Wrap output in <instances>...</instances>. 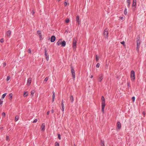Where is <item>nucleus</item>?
Returning a JSON list of instances; mask_svg holds the SVG:
<instances>
[{"label":"nucleus","instance_id":"nucleus-1","mask_svg":"<svg viewBox=\"0 0 146 146\" xmlns=\"http://www.w3.org/2000/svg\"><path fill=\"white\" fill-rule=\"evenodd\" d=\"M131 78L132 80H134L135 78V72L133 70H132L131 72Z\"/></svg>","mask_w":146,"mask_h":146},{"label":"nucleus","instance_id":"nucleus-2","mask_svg":"<svg viewBox=\"0 0 146 146\" xmlns=\"http://www.w3.org/2000/svg\"><path fill=\"white\" fill-rule=\"evenodd\" d=\"M71 72L72 74V77L74 78H75V70L74 69V68L72 66H71Z\"/></svg>","mask_w":146,"mask_h":146},{"label":"nucleus","instance_id":"nucleus-3","mask_svg":"<svg viewBox=\"0 0 146 146\" xmlns=\"http://www.w3.org/2000/svg\"><path fill=\"white\" fill-rule=\"evenodd\" d=\"M136 0H133L132 5V8L133 10L134 11L136 8Z\"/></svg>","mask_w":146,"mask_h":146},{"label":"nucleus","instance_id":"nucleus-4","mask_svg":"<svg viewBox=\"0 0 146 146\" xmlns=\"http://www.w3.org/2000/svg\"><path fill=\"white\" fill-rule=\"evenodd\" d=\"M76 39L75 38H74L72 44L73 48L74 50H75L76 49Z\"/></svg>","mask_w":146,"mask_h":146},{"label":"nucleus","instance_id":"nucleus-5","mask_svg":"<svg viewBox=\"0 0 146 146\" xmlns=\"http://www.w3.org/2000/svg\"><path fill=\"white\" fill-rule=\"evenodd\" d=\"M45 56L46 58L47 61H48L49 60V56L47 52V50L46 48H45Z\"/></svg>","mask_w":146,"mask_h":146},{"label":"nucleus","instance_id":"nucleus-6","mask_svg":"<svg viewBox=\"0 0 146 146\" xmlns=\"http://www.w3.org/2000/svg\"><path fill=\"white\" fill-rule=\"evenodd\" d=\"M108 29H106L104 31V37L106 38L108 37Z\"/></svg>","mask_w":146,"mask_h":146},{"label":"nucleus","instance_id":"nucleus-7","mask_svg":"<svg viewBox=\"0 0 146 146\" xmlns=\"http://www.w3.org/2000/svg\"><path fill=\"white\" fill-rule=\"evenodd\" d=\"M117 127L116 129L117 130H119L121 128V124L119 121H118L117 123Z\"/></svg>","mask_w":146,"mask_h":146},{"label":"nucleus","instance_id":"nucleus-8","mask_svg":"<svg viewBox=\"0 0 146 146\" xmlns=\"http://www.w3.org/2000/svg\"><path fill=\"white\" fill-rule=\"evenodd\" d=\"M140 43V42L139 41V40L137 38V47H136V50L137 51H138L139 46Z\"/></svg>","mask_w":146,"mask_h":146},{"label":"nucleus","instance_id":"nucleus-9","mask_svg":"<svg viewBox=\"0 0 146 146\" xmlns=\"http://www.w3.org/2000/svg\"><path fill=\"white\" fill-rule=\"evenodd\" d=\"M31 81H32V78L31 77L29 78L27 80V85L28 86H29L31 84Z\"/></svg>","mask_w":146,"mask_h":146},{"label":"nucleus","instance_id":"nucleus-10","mask_svg":"<svg viewBox=\"0 0 146 146\" xmlns=\"http://www.w3.org/2000/svg\"><path fill=\"white\" fill-rule=\"evenodd\" d=\"M105 106V103H102V111L103 113L104 112V109Z\"/></svg>","mask_w":146,"mask_h":146},{"label":"nucleus","instance_id":"nucleus-11","mask_svg":"<svg viewBox=\"0 0 146 146\" xmlns=\"http://www.w3.org/2000/svg\"><path fill=\"white\" fill-rule=\"evenodd\" d=\"M56 39V37L54 36H52L51 37L50 41L51 42H54Z\"/></svg>","mask_w":146,"mask_h":146},{"label":"nucleus","instance_id":"nucleus-12","mask_svg":"<svg viewBox=\"0 0 146 146\" xmlns=\"http://www.w3.org/2000/svg\"><path fill=\"white\" fill-rule=\"evenodd\" d=\"M45 124L44 123H43L42 124L41 128V131H44L45 130Z\"/></svg>","mask_w":146,"mask_h":146},{"label":"nucleus","instance_id":"nucleus-13","mask_svg":"<svg viewBox=\"0 0 146 146\" xmlns=\"http://www.w3.org/2000/svg\"><path fill=\"white\" fill-rule=\"evenodd\" d=\"M61 45L62 46L64 47L66 45V42L65 41L63 40V41H62Z\"/></svg>","mask_w":146,"mask_h":146},{"label":"nucleus","instance_id":"nucleus-14","mask_svg":"<svg viewBox=\"0 0 146 146\" xmlns=\"http://www.w3.org/2000/svg\"><path fill=\"white\" fill-rule=\"evenodd\" d=\"M52 93L53 94L52 96V102H53L54 101L55 95V93L54 91L52 92Z\"/></svg>","mask_w":146,"mask_h":146},{"label":"nucleus","instance_id":"nucleus-15","mask_svg":"<svg viewBox=\"0 0 146 146\" xmlns=\"http://www.w3.org/2000/svg\"><path fill=\"white\" fill-rule=\"evenodd\" d=\"M76 20L77 23H78V24L80 23V18L79 16H77L76 17Z\"/></svg>","mask_w":146,"mask_h":146},{"label":"nucleus","instance_id":"nucleus-16","mask_svg":"<svg viewBox=\"0 0 146 146\" xmlns=\"http://www.w3.org/2000/svg\"><path fill=\"white\" fill-rule=\"evenodd\" d=\"M62 39H60L57 42V45L58 46L60 45L61 44V42H62Z\"/></svg>","mask_w":146,"mask_h":146},{"label":"nucleus","instance_id":"nucleus-17","mask_svg":"<svg viewBox=\"0 0 146 146\" xmlns=\"http://www.w3.org/2000/svg\"><path fill=\"white\" fill-rule=\"evenodd\" d=\"M11 33V31L10 30H9L7 33V35L8 36H10Z\"/></svg>","mask_w":146,"mask_h":146},{"label":"nucleus","instance_id":"nucleus-18","mask_svg":"<svg viewBox=\"0 0 146 146\" xmlns=\"http://www.w3.org/2000/svg\"><path fill=\"white\" fill-rule=\"evenodd\" d=\"M70 98L71 102L72 103H73L74 101V98L73 96L72 95L70 96Z\"/></svg>","mask_w":146,"mask_h":146},{"label":"nucleus","instance_id":"nucleus-19","mask_svg":"<svg viewBox=\"0 0 146 146\" xmlns=\"http://www.w3.org/2000/svg\"><path fill=\"white\" fill-rule=\"evenodd\" d=\"M28 92H24V94H23V96L25 97H26L28 96Z\"/></svg>","mask_w":146,"mask_h":146},{"label":"nucleus","instance_id":"nucleus-20","mask_svg":"<svg viewBox=\"0 0 146 146\" xmlns=\"http://www.w3.org/2000/svg\"><path fill=\"white\" fill-rule=\"evenodd\" d=\"M103 78V76L102 75L100 76L99 77V81L101 82Z\"/></svg>","mask_w":146,"mask_h":146},{"label":"nucleus","instance_id":"nucleus-21","mask_svg":"<svg viewBox=\"0 0 146 146\" xmlns=\"http://www.w3.org/2000/svg\"><path fill=\"white\" fill-rule=\"evenodd\" d=\"M13 95L12 93H10L9 94V96L10 97L9 99L10 100H11L12 99V97H13Z\"/></svg>","mask_w":146,"mask_h":146},{"label":"nucleus","instance_id":"nucleus-22","mask_svg":"<svg viewBox=\"0 0 146 146\" xmlns=\"http://www.w3.org/2000/svg\"><path fill=\"white\" fill-rule=\"evenodd\" d=\"M127 6L129 7L130 6V0H127Z\"/></svg>","mask_w":146,"mask_h":146},{"label":"nucleus","instance_id":"nucleus-23","mask_svg":"<svg viewBox=\"0 0 146 146\" xmlns=\"http://www.w3.org/2000/svg\"><path fill=\"white\" fill-rule=\"evenodd\" d=\"M102 103H105V100L103 96L102 97Z\"/></svg>","mask_w":146,"mask_h":146},{"label":"nucleus","instance_id":"nucleus-24","mask_svg":"<svg viewBox=\"0 0 146 146\" xmlns=\"http://www.w3.org/2000/svg\"><path fill=\"white\" fill-rule=\"evenodd\" d=\"M100 145L101 146H104V141L102 140L101 142Z\"/></svg>","mask_w":146,"mask_h":146},{"label":"nucleus","instance_id":"nucleus-25","mask_svg":"<svg viewBox=\"0 0 146 146\" xmlns=\"http://www.w3.org/2000/svg\"><path fill=\"white\" fill-rule=\"evenodd\" d=\"M35 91L34 90H33L31 91V94L32 95V96H33V94L35 93Z\"/></svg>","mask_w":146,"mask_h":146},{"label":"nucleus","instance_id":"nucleus-26","mask_svg":"<svg viewBox=\"0 0 146 146\" xmlns=\"http://www.w3.org/2000/svg\"><path fill=\"white\" fill-rule=\"evenodd\" d=\"M19 118V117L18 116H16L15 117V121H17L18 120Z\"/></svg>","mask_w":146,"mask_h":146},{"label":"nucleus","instance_id":"nucleus-27","mask_svg":"<svg viewBox=\"0 0 146 146\" xmlns=\"http://www.w3.org/2000/svg\"><path fill=\"white\" fill-rule=\"evenodd\" d=\"M127 9L126 8H125L124 11V13L125 15H126L127 14Z\"/></svg>","mask_w":146,"mask_h":146},{"label":"nucleus","instance_id":"nucleus-28","mask_svg":"<svg viewBox=\"0 0 146 146\" xmlns=\"http://www.w3.org/2000/svg\"><path fill=\"white\" fill-rule=\"evenodd\" d=\"M6 94H7L6 93H5L2 96V98L3 99L5 98V96Z\"/></svg>","mask_w":146,"mask_h":146},{"label":"nucleus","instance_id":"nucleus-29","mask_svg":"<svg viewBox=\"0 0 146 146\" xmlns=\"http://www.w3.org/2000/svg\"><path fill=\"white\" fill-rule=\"evenodd\" d=\"M120 43L122 44H123L124 46H125V42L124 41H123L122 42H121Z\"/></svg>","mask_w":146,"mask_h":146},{"label":"nucleus","instance_id":"nucleus-30","mask_svg":"<svg viewBox=\"0 0 146 146\" xmlns=\"http://www.w3.org/2000/svg\"><path fill=\"white\" fill-rule=\"evenodd\" d=\"M58 139H59L60 140L61 139V135L60 134H58Z\"/></svg>","mask_w":146,"mask_h":146},{"label":"nucleus","instance_id":"nucleus-31","mask_svg":"<svg viewBox=\"0 0 146 146\" xmlns=\"http://www.w3.org/2000/svg\"><path fill=\"white\" fill-rule=\"evenodd\" d=\"M55 145V146H59V144L57 142H56Z\"/></svg>","mask_w":146,"mask_h":146},{"label":"nucleus","instance_id":"nucleus-32","mask_svg":"<svg viewBox=\"0 0 146 146\" xmlns=\"http://www.w3.org/2000/svg\"><path fill=\"white\" fill-rule=\"evenodd\" d=\"M48 77H46L44 79V81L46 82L48 80Z\"/></svg>","mask_w":146,"mask_h":146},{"label":"nucleus","instance_id":"nucleus-33","mask_svg":"<svg viewBox=\"0 0 146 146\" xmlns=\"http://www.w3.org/2000/svg\"><path fill=\"white\" fill-rule=\"evenodd\" d=\"M37 119H35L33 121V123H36V122L37 121Z\"/></svg>","mask_w":146,"mask_h":146},{"label":"nucleus","instance_id":"nucleus-34","mask_svg":"<svg viewBox=\"0 0 146 146\" xmlns=\"http://www.w3.org/2000/svg\"><path fill=\"white\" fill-rule=\"evenodd\" d=\"M28 52L30 54H31V50L30 48H29L28 50Z\"/></svg>","mask_w":146,"mask_h":146},{"label":"nucleus","instance_id":"nucleus-35","mask_svg":"<svg viewBox=\"0 0 146 146\" xmlns=\"http://www.w3.org/2000/svg\"><path fill=\"white\" fill-rule=\"evenodd\" d=\"M132 99L133 102H134L135 100V97L133 96L132 98Z\"/></svg>","mask_w":146,"mask_h":146},{"label":"nucleus","instance_id":"nucleus-36","mask_svg":"<svg viewBox=\"0 0 146 146\" xmlns=\"http://www.w3.org/2000/svg\"><path fill=\"white\" fill-rule=\"evenodd\" d=\"M70 22V20L69 19H67L66 20V23H68Z\"/></svg>","mask_w":146,"mask_h":146},{"label":"nucleus","instance_id":"nucleus-37","mask_svg":"<svg viewBox=\"0 0 146 146\" xmlns=\"http://www.w3.org/2000/svg\"><path fill=\"white\" fill-rule=\"evenodd\" d=\"M10 79V77L9 76H8L7 77V81H8Z\"/></svg>","mask_w":146,"mask_h":146},{"label":"nucleus","instance_id":"nucleus-38","mask_svg":"<svg viewBox=\"0 0 146 146\" xmlns=\"http://www.w3.org/2000/svg\"><path fill=\"white\" fill-rule=\"evenodd\" d=\"M100 66V64L99 63H97L96 65V67L97 68L99 67Z\"/></svg>","mask_w":146,"mask_h":146},{"label":"nucleus","instance_id":"nucleus-39","mask_svg":"<svg viewBox=\"0 0 146 146\" xmlns=\"http://www.w3.org/2000/svg\"><path fill=\"white\" fill-rule=\"evenodd\" d=\"M2 116L3 117H5V112H3L2 113Z\"/></svg>","mask_w":146,"mask_h":146},{"label":"nucleus","instance_id":"nucleus-40","mask_svg":"<svg viewBox=\"0 0 146 146\" xmlns=\"http://www.w3.org/2000/svg\"><path fill=\"white\" fill-rule=\"evenodd\" d=\"M4 41V39L3 38H1L0 40V42L1 43L3 42Z\"/></svg>","mask_w":146,"mask_h":146},{"label":"nucleus","instance_id":"nucleus-41","mask_svg":"<svg viewBox=\"0 0 146 146\" xmlns=\"http://www.w3.org/2000/svg\"><path fill=\"white\" fill-rule=\"evenodd\" d=\"M96 60L97 61H98L99 60L98 56L97 55H96Z\"/></svg>","mask_w":146,"mask_h":146},{"label":"nucleus","instance_id":"nucleus-42","mask_svg":"<svg viewBox=\"0 0 146 146\" xmlns=\"http://www.w3.org/2000/svg\"><path fill=\"white\" fill-rule=\"evenodd\" d=\"M68 5V3L66 2H65L64 3V5L65 6H66Z\"/></svg>","mask_w":146,"mask_h":146},{"label":"nucleus","instance_id":"nucleus-43","mask_svg":"<svg viewBox=\"0 0 146 146\" xmlns=\"http://www.w3.org/2000/svg\"><path fill=\"white\" fill-rule=\"evenodd\" d=\"M9 140V137L8 136H7L6 137V140L7 141H8Z\"/></svg>","mask_w":146,"mask_h":146},{"label":"nucleus","instance_id":"nucleus-44","mask_svg":"<svg viewBox=\"0 0 146 146\" xmlns=\"http://www.w3.org/2000/svg\"><path fill=\"white\" fill-rule=\"evenodd\" d=\"M6 63H5V62H4L3 63V67L4 68V67L6 66Z\"/></svg>","mask_w":146,"mask_h":146},{"label":"nucleus","instance_id":"nucleus-45","mask_svg":"<svg viewBox=\"0 0 146 146\" xmlns=\"http://www.w3.org/2000/svg\"><path fill=\"white\" fill-rule=\"evenodd\" d=\"M37 33L39 35L41 34L40 31H37Z\"/></svg>","mask_w":146,"mask_h":146},{"label":"nucleus","instance_id":"nucleus-46","mask_svg":"<svg viewBox=\"0 0 146 146\" xmlns=\"http://www.w3.org/2000/svg\"><path fill=\"white\" fill-rule=\"evenodd\" d=\"M125 18V17H123H123H121V20H123V19H124Z\"/></svg>","mask_w":146,"mask_h":146},{"label":"nucleus","instance_id":"nucleus-47","mask_svg":"<svg viewBox=\"0 0 146 146\" xmlns=\"http://www.w3.org/2000/svg\"><path fill=\"white\" fill-rule=\"evenodd\" d=\"M32 13L33 15L35 13V11L33 10L32 11Z\"/></svg>","mask_w":146,"mask_h":146},{"label":"nucleus","instance_id":"nucleus-48","mask_svg":"<svg viewBox=\"0 0 146 146\" xmlns=\"http://www.w3.org/2000/svg\"><path fill=\"white\" fill-rule=\"evenodd\" d=\"M3 102V101L0 100V105L2 104Z\"/></svg>","mask_w":146,"mask_h":146},{"label":"nucleus","instance_id":"nucleus-49","mask_svg":"<svg viewBox=\"0 0 146 146\" xmlns=\"http://www.w3.org/2000/svg\"><path fill=\"white\" fill-rule=\"evenodd\" d=\"M61 106L62 108L64 107V103H61Z\"/></svg>","mask_w":146,"mask_h":146},{"label":"nucleus","instance_id":"nucleus-50","mask_svg":"<svg viewBox=\"0 0 146 146\" xmlns=\"http://www.w3.org/2000/svg\"><path fill=\"white\" fill-rule=\"evenodd\" d=\"M49 113H50V111H47V115H49Z\"/></svg>","mask_w":146,"mask_h":146},{"label":"nucleus","instance_id":"nucleus-51","mask_svg":"<svg viewBox=\"0 0 146 146\" xmlns=\"http://www.w3.org/2000/svg\"><path fill=\"white\" fill-rule=\"evenodd\" d=\"M62 108V111H64V107H63V108Z\"/></svg>","mask_w":146,"mask_h":146},{"label":"nucleus","instance_id":"nucleus-52","mask_svg":"<svg viewBox=\"0 0 146 146\" xmlns=\"http://www.w3.org/2000/svg\"><path fill=\"white\" fill-rule=\"evenodd\" d=\"M54 112V111L53 110H51V112H52V113H53Z\"/></svg>","mask_w":146,"mask_h":146},{"label":"nucleus","instance_id":"nucleus-53","mask_svg":"<svg viewBox=\"0 0 146 146\" xmlns=\"http://www.w3.org/2000/svg\"><path fill=\"white\" fill-rule=\"evenodd\" d=\"M64 103V101L62 99V101H61V103Z\"/></svg>","mask_w":146,"mask_h":146},{"label":"nucleus","instance_id":"nucleus-54","mask_svg":"<svg viewBox=\"0 0 146 146\" xmlns=\"http://www.w3.org/2000/svg\"><path fill=\"white\" fill-rule=\"evenodd\" d=\"M143 114L144 115H145V111H143Z\"/></svg>","mask_w":146,"mask_h":146},{"label":"nucleus","instance_id":"nucleus-55","mask_svg":"<svg viewBox=\"0 0 146 146\" xmlns=\"http://www.w3.org/2000/svg\"><path fill=\"white\" fill-rule=\"evenodd\" d=\"M93 75H91V77H90V78H93Z\"/></svg>","mask_w":146,"mask_h":146},{"label":"nucleus","instance_id":"nucleus-56","mask_svg":"<svg viewBox=\"0 0 146 146\" xmlns=\"http://www.w3.org/2000/svg\"><path fill=\"white\" fill-rule=\"evenodd\" d=\"M58 2H59L60 0H57Z\"/></svg>","mask_w":146,"mask_h":146},{"label":"nucleus","instance_id":"nucleus-57","mask_svg":"<svg viewBox=\"0 0 146 146\" xmlns=\"http://www.w3.org/2000/svg\"><path fill=\"white\" fill-rule=\"evenodd\" d=\"M3 128L2 127H1V129H2Z\"/></svg>","mask_w":146,"mask_h":146}]
</instances>
